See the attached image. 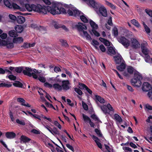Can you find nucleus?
Listing matches in <instances>:
<instances>
[{"label":"nucleus","instance_id":"nucleus-38","mask_svg":"<svg viewBox=\"0 0 152 152\" xmlns=\"http://www.w3.org/2000/svg\"><path fill=\"white\" fill-rule=\"evenodd\" d=\"M91 117L95 121H96L98 122H101V121L99 120L98 117L95 114L92 115L91 116Z\"/></svg>","mask_w":152,"mask_h":152},{"label":"nucleus","instance_id":"nucleus-9","mask_svg":"<svg viewBox=\"0 0 152 152\" xmlns=\"http://www.w3.org/2000/svg\"><path fill=\"white\" fill-rule=\"evenodd\" d=\"M61 86L62 89H63L65 91L69 90L70 87L69 81L68 80L63 81Z\"/></svg>","mask_w":152,"mask_h":152},{"label":"nucleus","instance_id":"nucleus-36","mask_svg":"<svg viewBox=\"0 0 152 152\" xmlns=\"http://www.w3.org/2000/svg\"><path fill=\"white\" fill-rule=\"evenodd\" d=\"M115 119L118 122L120 123L122 121V120L121 117L118 115L115 114L114 116Z\"/></svg>","mask_w":152,"mask_h":152},{"label":"nucleus","instance_id":"nucleus-44","mask_svg":"<svg viewBox=\"0 0 152 152\" xmlns=\"http://www.w3.org/2000/svg\"><path fill=\"white\" fill-rule=\"evenodd\" d=\"M145 11L147 14L152 18V10L146 9L145 10Z\"/></svg>","mask_w":152,"mask_h":152},{"label":"nucleus","instance_id":"nucleus-26","mask_svg":"<svg viewBox=\"0 0 152 152\" xmlns=\"http://www.w3.org/2000/svg\"><path fill=\"white\" fill-rule=\"evenodd\" d=\"M90 23L93 29L92 30L96 29L98 27V25L92 20L90 21Z\"/></svg>","mask_w":152,"mask_h":152},{"label":"nucleus","instance_id":"nucleus-15","mask_svg":"<svg viewBox=\"0 0 152 152\" xmlns=\"http://www.w3.org/2000/svg\"><path fill=\"white\" fill-rule=\"evenodd\" d=\"M132 47L135 48L140 47V44L135 39H133L132 40Z\"/></svg>","mask_w":152,"mask_h":152},{"label":"nucleus","instance_id":"nucleus-22","mask_svg":"<svg viewBox=\"0 0 152 152\" xmlns=\"http://www.w3.org/2000/svg\"><path fill=\"white\" fill-rule=\"evenodd\" d=\"M23 39L22 37H19L16 38H14L13 40V42L14 43H20L23 42Z\"/></svg>","mask_w":152,"mask_h":152},{"label":"nucleus","instance_id":"nucleus-11","mask_svg":"<svg viewBox=\"0 0 152 152\" xmlns=\"http://www.w3.org/2000/svg\"><path fill=\"white\" fill-rule=\"evenodd\" d=\"M151 88V85L148 82H144L143 83L142 87V89L144 91H149Z\"/></svg>","mask_w":152,"mask_h":152},{"label":"nucleus","instance_id":"nucleus-47","mask_svg":"<svg viewBox=\"0 0 152 152\" xmlns=\"http://www.w3.org/2000/svg\"><path fill=\"white\" fill-rule=\"evenodd\" d=\"M15 71L18 73H20L23 70L22 67H16L15 68Z\"/></svg>","mask_w":152,"mask_h":152},{"label":"nucleus","instance_id":"nucleus-49","mask_svg":"<svg viewBox=\"0 0 152 152\" xmlns=\"http://www.w3.org/2000/svg\"><path fill=\"white\" fill-rule=\"evenodd\" d=\"M79 88L81 89H83L85 88L86 89L87 87L85 84L81 83H79Z\"/></svg>","mask_w":152,"mask_h":152},{"label":"nucleus","instance_id":"nucleus-57","mask_svg":"<svg viewBox=\"0 0 152 152\" xmlns=\"http://www.w3.org/2000/svg\"><path fill=\"white\" fill-rule=\"evenodd\" d=\"M100 107L101 109L105 113H107V107L105 105H103L102 106H100Z\"/></svg>","mask_w":152,"mask_h":152},{"label":"nucleus","instance_id":"nucleus-6","mask_svg":"<svg viewBox=\"0 0 152 152\" xmlns=\"http://www.w3.org/2000/svg\"><path fill=\"white\" fill-rule=\"evenodd\" d=\"M48 7H50L49 6H48L45 8L43 7L41 5L37 4V7H37V10L36 12H38L40 13H42L44 14H46L47 13V11L50 12L47 10V8Z\"/></svg>","mask_w":152,"mask_h":152},{"label":"nucleus","instance_id":"nucleus-28","mask_svg":"<svg viewBox=\"0 0 152 152\" xmlns=\"http://www.w3.org/2000/svg\"><path fill=\"white\" fill-rule=\"evenodd\" d=\"M53 87L56 90L59 91L62 90L61 86L58 83L54 84L53 86Z\"/></svg>","mask_w":152,"mask_h":152},{"label":"nucleus","instance_id":"nucleus-37","mask_svg":"<svg viewBox=\"0 0 152 152\" xmlns=\"http://www.w3.org/2000/svg\"><path fill=\"white\" fill-rule=\"evenodd\" d=\"M83 117L84 121L85 122H88L91 120L90 118L87 115H85L84 114H83Z\"/></svg>","mask_w":152,"mask_h":152},{"label":"nucleus","instance_id":"nucleus-59","mask_svg":"<svg viewBox=\"0 0 152 152\" xmlns=\"http://www.w3.org/2000/svg\"><path fill=\"white\" fill-rule=\"evenodd\" d=\"M145 108L148 110H152V106L148 104H145Z\"/></svg>","mask_w":152,"mask_h":152},{"label":"nucleus","instance_id":"nucleus-31","mask_svg":"<svg viewBox=\"0 0 152 152\" xmlns=\"http://www.w3.org/2000/svg\"><path fill=\"white\" fill-rule=\"evenodd\" d=\"M59 41L61 42V44L64 46L66 47L69 46V45L67 43V41L66 40L62 39H59Z\"/></svg>","mask_w":152,"mask_h":152},{"label":"nucleus","instance_id":"nucleus-17","mask_svg":"<svg viewBox=\"0 0 152 152\" xmlns=\"http://www.w3.org/2000/svg\"><path fill=\"white\" fill-rule=\"evenodd\" d=\"M25 18L21 16H18L16 19L17 23L19 24L23 23L25 21Z\"/></svg>","mask_w":152,"mask_h":152},{"label":"nucleus","instance_id":"nucleus-13","mask_svg":"<svg viewBox=\"0 0 152 152\" xmlns=\"http://www.w3.org/2000/svg\"><path fill=\"white\" fill-rule=\"evenodd\" d=\"M76 26L79 31L80 34V31H84V30H86L87 29V27L85 24L80 23H78V24Z\"/></svg>","mask_w":152,"mask_h":152},{"label":"nucleus","instance_id":"nucleus-41","mask_svg":"<svg viewBox=\"0 0 152 152\" xmlns=\"http://www.w3.org/2000/svg\"><path fill=\"white\" fill-rule=\"evenodd\" d=\"M12 86V85L11 84L2 83L0 84V87H5L9 88L11 87Z\"/></svg>","mask_w":152,"mask_h":152},{"label":"nucleus","instance_id":"nucleus-27","mask_svg":"<svg viewBox=\"0 0 152 152\" xmlns=\"http://www.w3.org/2000/svg\"><path fill=\"white\" fill-rule=\"evenodd\" d=\"M4 5L7 7L9 8H12V4L9 0H3Z\"/></svg>","mask_w":152,"mask_h":152},{"label":"nucleus","instance_id":"nucleus-39","mask_svg":"<svg viewBox=\"0 0 152 152\" xmlns=\"http://www.w3.org/2000/svg\"><path fill=\"white\" fill-rule=\"evenodd\" d=\"M83 14H82L80 15V19L84 23H87L88 22V20L83 15Z\"/></svg>","mask_w":152,"mask_h":152},{"label":"nucleus","instance_id":"nucleus-53","mask_svg":"<svg viewBox=\"0 0 152 152\" xmlns=\"http://www.w3.org/2000/svg\"><path fill=\"white\" fill-rule=\"evenodd\" d=\"M12 8L13 7L14 9H20V7L16 4L12 3Z\"/></svg>","mask_w":152,"mask_h":152},{"label":"nucleus","instance_id":"nucleus-64","mask_svg":"<svg viewBox=\"0 0 152 152\" xmlns=\"http://www.w3.org/2000/svg\"><path fill=\"white\" fill-rule=\"evenodd\" d=\"M54 71L55 72L57 73L58 72H61V70L58 66H56L54 68Z\"/></svg>","mask_w":152,"mask_h":152},{"label":"nucleus","instance_id":"nucleus-2","mask_svg":"<svg viewBox=\"0 0 152 152\" xmlns=\"http://www.w3.org/2000/svg\"><path fill=\"white\" fill-rule=\"evenodd\" d=\"M142 79L141 75L138 72H136L134 73V77L131 80V83L133 85L139 87L141 85Z\"/></svg>","mask_w":152,"mask_h":152},{"label":"nucleus","instance_id":"nucleus-5","mask_svg":"<svg viewBox=\"0 0 152 152\" xmlns=\"http://www.w3.org/2000/svg\"><path fill=\"white\" fill-rule=\"evenodd\" d=\"M99 5V7L97 9H99V11L97 12V13L100 15L101 14L104 17H106L107 16V11L106 8L103 6H101L99 3L96 2Z\"/></svg>","mask_w":152,"mask_h":152},{"label":"nucleus","instance_id":"nucleus-4","mask_svg":"<svg viewBox=\"0 0 152 152\" xmlns=\"http://www.w3.org/2000/svg\"><path fill=\"white\" fill-rule=\"evenodd\" d=\"M118 41L122 44L125 47L127 48L130 45L129 41L124 37H121L118 39Z\"/></svg>","mask_w":152,"mask_h":152},{"label":"nucleus","instance_id":"nucleus-61","mask_svg":"<svg viewBox=\"0 0 152 152\" xmlns=\"http://www.w3.org/2000/svg\"><path fill=\"white\" fill-rule=\"evenodd\" d=\"M107 23L110 26L113 25V23L112 22V18L111 17H110L108 20Z\"/></svg>","mask_w":152,"mask_h":152},{"label":"nucleus","instance_id":"nucleus-54","mask_svg":"<svg viewBox=\"0 0 152 152\" xmlns=\"http://www.w3.org/2000/svg\"><path fill=\"white\" fill-rule=\"evenodd\" d=\"M82 104L83 109L85 110H88V108L87 105L83 101L82 102Z\"/></svg>","mask_w":152,"mask_h":152},{"label":"nucleus","instance_id":"nucleus-63","mask_svg":"<svg viewBox=\"0 0 152 152\" xmlns=\"http://www.w3.org/2000/svg\"><path fill=\"white\" fill-rule=\"evenodd\" d=\"M92 32L97 37H99L100 36L99 33L96 31L94 30H92Z\"/></svg>","mask_w":152,"mask_h":152},{"label":"nucleus","instance_id":"nucleus-56","mask_svg":"<svg viewBox=\"0 0 152 152\" xmlns=\"http://www.w3.org/2000/svg\"><path fill=\"white\" fill-rule=\"evenodd\" d=\"M54 124L57 127L60 129H61V126L57 121H55L54 122Z\"/></svg>","mask_w":152,"mask_h":152},{"label":"nucleus","instance_id":"nucleus-55","mask_svg":"<svg viewBox=\"0 0 152 152\" xmlns=\"http://www.w3.org/2000/svg\"><path fill=\"white\" fill-rule=\"evenodd\" d=\"M75 91L80 95H81L83 94L82 91L79 88H75Z\"/></svg>","mask_w":152,"mask_h":152},{"label":"nucleus","instance_id":"nucleus-32","mask_svg":"<svg viewBox=\"0 0 152 152\" xmlns=\"http://www.w3.org/2000/svg\"><path fill=\"white\" fill-rule=\"evenodd\" d=\"M9 33L10 36L12 37H16L18 36L17 33L14 30L10 31Z\"/></svg>","mask_w":152,"mask_h":152},{"label":"nucleus","instance_id":"nucleus-50","mask_svg":"<svg viewBox=\"0 0 152 152\" xmlns=\"http://www.w3.org/2000/svg\"><path fill=\"white\" fill-rule=\"evenodd\" d=\"M8 77L11 80H15L16 79V76H14V75H10L9 76H7V77Z\"/></svg>","mask_w":152,"mask_h":152},{"label":"nucleus","instance_id":"nucleus-35","mask_svg":"<svg viewBox=\"0 0 152 152\" xmlns=\"http://www.w3.org/2000/svg\"><path fill=\"white\" fill-rule=\"evenodd\" d=\"M131 22L135 26L138 27L140 26V25L139 24L138 22L135 19H133L131 20Z\"/></svg>","mask_w":152,"mask_h":152},{"label":"nucleus","instance_id":"nucleus-43","mask_svg":"<svg viewBox=\"0 0 152 152\" xmlns=\"http://www.w3.org/2000/svg\"><path fill=\"white\" fill-rule=\"evenodd\" d=\"M134 69L133 67L131 66H129L127 68V72L130 74H132L133 73Z\"/></svg>","mask_w":152,"mask_h":152},{"label":"nucleus","instance_id":"nucleus-62","mask_svg":"<svg viewBox=\"0 0 152 152\" xmlns=\"http://www.w3.org/2000/svg\"><path fill=\"white\" fill-rule=\"evenodd\" d=\"M147 95L150 99L152 100V89L151 91H149Z\"/></svg>","mask_w":152,"mask_h":152},{"label":"nucleus","instance_id":"nucleus-25","mask_svg":"<svg viewBox=\"0 0 152 152\" xmlns=\"http://www.w3.org/2000/svg\"><path fill=\"white\" fill-rule=\"evenodd\" d=\"M51 132H51V133L53 135L55 134L60 135V133L58 129L55 127H53V129H52Z\"/></svg>","mask_w":152,"mask_h":152},{"label":"nucleus","instance_id":"nucleus-24","mask_svg":"<svg viewBox=\"0 0 152 152\" xmlns=\"http://www.w3.org/2000/svg\"><path fill=\"white\" fill-rule=\"evenodd\" d=\"M82 14H83L81 12L75 8L74 10V16L75 17L80 16Z\"/></svg>","mask_w":152,"mask_h":152},{"label":"nucleus","instance_id":"nucleus-16","mask_svg":"<svg viewBox=\"0 0 152 152\" xmlns=\"http://www.w3.org/2000/svg\"><path fill=\"white\" fill-rule=\"evenodd\" d=\"M5 135L7 138L10 139L14 138L16 136L15 134L13 132H7Z\"/></svg>","mask_w":152,"mask_h":152},{"label":"nucleus","instance_id":"nucleus-10","mask_svg":"<svg viewBox=\"0 0 152 152\" xmlns=\"http://www.w3.org/2000/svg\"><path fill=\"white\" fill-rule=\"evenodd\" d=\"M147 45L146 42L141 45V48L142 53V54L143 55H147L149 54V50L146 47Z\"/></svg>","mask_w":152,"mask_h":152},{"label":"nucleus","instance_id":"nucleus-21","mask_svg":"<svg viewBox=\"0 0 152 152\" xmlns=\"http://www.w3.org/2000/svg\"><path fill=\"white\" fill-rule=\"evenodd\" d=\"M140 54L142 57H143L145 59V61L147 63H148L151 60V58L148 54L147 55H143L142 53H140Z\"/></svg>","mask_w":152,"mask_h":152},{"label":"nucleus","instance_id":"nucleus-29","mask_svg":"<svg viewBox=\"0 0 152 152\" xmlns=\"http://www.w3.org/2000/svg\"><path fill=\"white\" fill-rule=\"evenodd\" d=\"M52 24L54 26L55 28L56 29L60 28L61 27V25L59 24L56 21H53L52 22Z\"/></svg>","mask_w":152,"mask_h":152},{"label":"nucleus","instance_id":"nucleus-1","mask_svg":"<svg viewBox=\"0 0 152 152\" xmlns=\"http://www.w3.org/2000/svg\"><path fill=\"white\" fill-rule=\"evenodd\" d=\"M60 4L56 2H53L52 3L51 7H48L47 10L50 12V13L53 15L63 13L66 14L68 9H66L63 7H61Z\"/></svg>","mask_w":152,"mask_h":152},{"label":"nucleus","instance_id":"nucleus-8","mask_svg":"<svg viewBox=\"0 0 152 152\" xmlns=\"http://www.w3.org/2000/svg\"><path fill=\"white\" fill-rule=\"evenodd\" d=\"M37 5L34 4H26L25 7L27 10L29 12L33 11L36 12L37 10Z\"/></svg>","mask_w":152,"mask_h":152},{"label":"nucleus","instance_id":"nucleus-23","mask_svg":"<svg viewBox=\"0 0 152 152\" xmlns=\"http://www.w3.org/2000/svg\"><path fill=\"white\" fill-rule=\"evenodd\" d=\"M95 98L96 100L101 103L103 104L105 102V101L104 99L99 96L96 95Z\"/></svg>","mask_w":152,"mask_h":152},{"label":"nucleus","instance_id":"nucleus-60","mask_svg":"<svg viewBox=\"0 0 152 152\" xmlns=\"http://www.w3.org/2000/svg\"><path fill=\"white\" fill-rule=\"evenodd\" d=\"M99 48L102 52H105L106 51V48L103 45H101L99 46Z\"/></svg>","mask_w":152,"mask_h":152},{"label":"nucleus","instance_id":"nucleus-58","mask_svg":"<svg viewBox=\"0 0 152 152\" xmlns=\"http://www.w3.org/2000/svg\"><path fill=\"white\" fill-rule=\"evenodd\" d=\"M17 101L19 103H24L25 102V101L23 98H18Z\"/></svg>","mask_w":152,"mask_h":152},{"label":"nucleus","instance_id":"nucleus-3","mask_svg":"<svg viewBox=\"0 0 152 152\" xmlns=\"http://www.w3.org/2000/svg\"><path fill=\"white\" fill-rule=\"evenodd\" d=\"M41 71L39 72L37 70L34 69L33 70L31 68L28 67H26L25 69L23 71V74L27 75L29 77L31 76H33V78L34 79H36L38 77L37 75L35 73H40Z\"/></svg>","mask_w":152,"mask_h":152},{"label":"nucleus","instance_id":"nucleus-40","mask_svg":"<svg viewBox=\"0 0 152 152\" xmlns=\"http://www.w3.org/2000/svg\"><path fill=\"white\" fill-rule=\"evenodd\" d=\"M113 33L115 37H116L118 34V28L116 27H114L113 29Z\"/></svg>","mask_w":152,"mask_h":152},{"label":"nucleus","instance_id":"nucleus-33","mask_svg":"<svg viewBox=\"0 0 152 152\" xmlns=\"http://www.w3.org/2000/svg\"><path fill=\"white\" fill-rule=\"evenodd\" d=\"M75 50L78 52H82V49L79 46H73L71 47Z\"/></svg>","mask_w":152,"mask_h":152},{"label":"nucleus","instance_id":"nucleus-52","mask_svg":"<svg viewBox=\"0 0 152 152\" xmlns=\"http://www.w3.org/2000/svg\"><path fill=\"white\" fill-rule=\"evenodd\" d=\"M16 122L17 123L22 125L24 126L25 125V123L23 121L20 120L19 119H16Z\"/></svg>","mask_w":152,"mask_h":152},{"label":"nucleus","instance_id":"nucleus-46","mask_svg":"<svg viewBox=\"0 0 152 152\" xmlns=\"http://www.w3.org/2000/svg\"><path fill=\"white\" fill-rule=\"evenodd\" d=\"M95 131L99 137H101L102 136V134L99 130L98 129H96Z\"/></svg>","mask_w":152,"mask_h":152},{"label":"nucleus","instance_id":"nucleus-18","mask_svg":"<svg viewBox=\"0 0 152 152\" xmlns=\"http://www.w3.org/2000/svg\"><path fill=\"white\" fill-rule=\"evenodd\" d=\"M20 142L22 143V142L23 143L28 142L31 140V139L25 136L22 135L20 137Z\"/></svg>","mask_w":152,"mask_h":152},{"label":"nucleus","instance_id":"nucleus-42","mask_svg":"<svg viewBox=\"0 0 152 152\" xmlns=\"http://www.w3.org/2000/svg\"><path fill=\"white\" fill-rule=\"evenodd\" d=\"M106 4L108 6L110 7L112 9H115L116 8L115 6H114L113 4L112 3H110L107 1H106Z\"/></svg>","mask_w":152,"mask_h":152},{"label":"nucleus","instance_id":"nucleus-48","mask_svg":"<svg viewBox=\"0 0 152 152\" xmlns=\"http://www.w3.org/2000/svg\"><path fill=\"white\" fill-rule=\"evenodd\" d=\"M143 25L145 31L147 33H149L150 32V28L145 24L143 23Z\"/></svg>","mask_w":152,"mask_h":152},{"label":"nucleus","instance_id":"nucleus-30","mask_svg":"<svg viewBox=\"0 0 152 152\" xmlns=\"http://www.w3.org/2000/svg\"><path fill=\"white\" fill-rule=\"evenodd\" d=\"M75 8H68L67 11V13L69 16H74V10Z\"/></svg>","mask_w":152,"mask_h":152},{"label":"nucleus","instance_id":"nucleus-19","mask_svg":"<svg viewBox=\"0 0 152 152\" xmlns=\"http://www.w3.org/2000/svg\"><path fill=\"white\" fill-rule=\"evenodd\" d=\"M121 64L117 67V69L119 71L122 72L126 68V65L125 62H122Z\"/></svg>","mask_w":152,"mask_h":152},{"label":"nucleus","instance_id":"nucleus-12","mask_svg":"<svg viewBox=\"0 0 152 152\" xmlns=\"http://www.w3.org/2000/svg\"><path fill=\"white\" fill-rule=\"evenodd\" d=\"M115 61V63L117 64H120L122 62H125V61L123 59L121 56L118 55V56H115L114 57Z\"/></svg>","mask_w":152,"mask_h":152},{"label":"nucleus","instance_id":"nucleus-7","mask_svg":"<svg viewBox=\"0 0 152 152\" xmlns=\"http://www.w3.org/2000/svg\"><path fill=\"white\" fill-rule=\"evenodd\" d=\"M1 45L5 46L9 49L12 48L14 46L13 43L10 42L8 40H3L1 43Z\"/></svg>","mask_w":152,"mask_h":152},{"label":"nucleus","instance_id":"nucleus-20","mask_svg":"<svg viewBox=\"0 0 152 152\" xmlns=\"http://www.w3.org/2000/svg\"><path fill=\"white\" fill-rule=\"evenodd\" d=\"M15 28L16 32L18 33H21L23 30V27L20 25H16Z\"/></svg>","mask_w":152,"mask_h":152},{"label":"nucleus","instance_id":"nucleus-45","mask_svg":"<svg viewBox=\"0 0 152 152\" xmlns=\"http://www.w3.org/2000/svg\"><path fill=\"white\" fill-rule=\"evenodd\" d=\"M108 50L110 53L113 55H115V52L112 47H110L108 49Z\"/></svg>","mask_w":152,"mask_h":152},{"label":"nucleus","instance_id":"nucleus-14","mask_svg":"<svg viewBox=\"0 0 152 152\" xmlns=\"http://www.w3.org/2000/svg\"><path fill=\"white\" fill-rule=\"evenodd\" d=\"M80 34L83 37H85L87 40H91V39L90 36L88 34L86 31H80Z\"/></svg>","mask_w":152,"mask_h":152},{"label":"nucleus","instance_id":"nucleus-34","mask_svg":"<svg viewBox=\"0 0 152 152\" xmlns=\"http://www.w3.org/2000/svg\"><path fill=\"white\" fill-rule=\"evenodd\" d=\"M13 85L15 87L22 88L23 84L18 81H16L15 82L13 83Z\"/></svg>","mask_w":152,"mask_h":152},{"label":"nucleus","instance_id":"nucleus-51","mask_svg":"<svg viewBox=\"0 0 152 152\" xmlns=\"http://www.w3.org/2000/svg\"><path fill=\"white\" fill-rule=\"evenodd\" d=\"M38 79L42 83H45L46 80L45 78L43 76H39L38 77Z\"/></svg>","mask_w":152,"mask_h":152}]
</instances>
